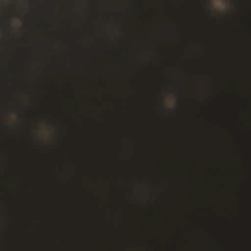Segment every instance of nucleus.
I'll list each match as a JSON object with an SVG mask.
<instances>
[{"instance_id":"nucleus-1","label":"nucleus","mask_w":251,"mask_h":251,"mask_svg":"<svg viewBox=\"0 0 251 251\" xmlns=\"http://www.w3.org/2000/svg\"><path fill=\"white\" fill-rule=\"evenodd\" d=\"M44 100H47V0H44Z\"/></svg>"},{"instance_id":"nucleus-2","label":"nucleus","mask_w":251,"mask_h":251,"mask_svg":"<svg viewBox=\"0 0 251 251\" xmlns=\"http://www.w3.org/2000/svg\"><path fill=\"white\" fill-rule=\"evenodd\" d=\"M29 58H30V61H28V63L30 65H31L32 63V62L34 60V59L31 56V51L30 50H29Z\"/></svg>"},{"instance_id":"nucleus-3","label":"nucleus","mask_w":251,"mask_h":251,"mask_svg":"<svg viewBox=\"0 0 251 251\" xmlns=\"http://www.w3.org/2000/svg\"><path fill=\"white\" fill-rule=\"evenodd\" d=\"M24 37H25V40H26V41H28V36L26 35H24Z\"/></svg>"},{"instance_id":"nucleus-4","label":"nucleus","mask_w":251,"mask_h":251,"mask_svg":"<svg viewBox=\"0 0 251 251\" xmlns=\"http://www.w3.org/2000/svg\"><path fill=\"white\" fill-rule=\"evenodd\" d=\"M21 113H22L24 116L25 115V110L21 111Z\"/></svg>"},{"instance_id":"nucleus-5","label":"nucleus","mask_w":251,"mask_h":251,"mask_svg":"<svg viewBox=\"0 0 251 251\" xmlns=\"http://www.w3.org/2000/svg\"><path fill=\"white\" fill-rule=\"evenodd\" d=\"M30 78H31V79H33V77H31Z\"/></svg>"},{"instance_id":"nucleus-6","label":"nucleus","mask_w":251,"mask_h":251,"mask_svg":"<svg viewBox=\"0 0 251 251\" xmlns=\"http://www.w3.org/2000/svg\"><path fill=\"white\" fill-rule=\"evenodd\" d=\"M30 78H31V79H33V77H31Z\"/></svg>"}]
</instances>
